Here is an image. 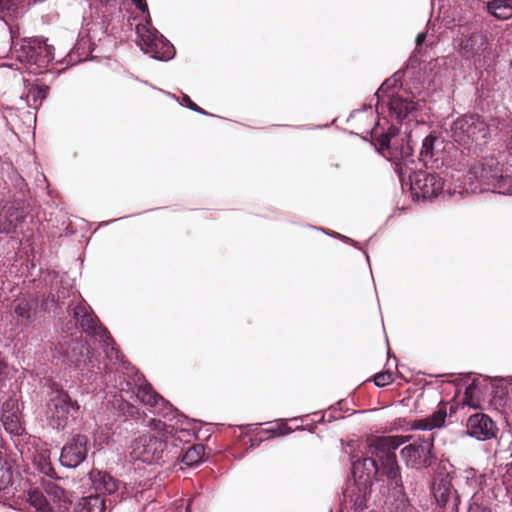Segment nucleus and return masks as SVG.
Returning <instances> with one entry per match:
<instances>
[{
    "instance_id": "f257e3e1",
    "label": "nucleus",
    "mask_w": 512,
    "mask_h": 512,
    "mask_svg": "<svg viewBox=\"0 0 512 512\" xmlns=\"http://www.w3.org/2000/svg\"><path fill=\"white\" fill-rule=\"evenodd\" d=\"M105 370L103 378L106 387L113 388L120 393V395L114 396L112 405L119 416L124 417V421L139 419L140 412L136 406L123 398V394L131 399L135 397L144 405L150 406L154 414L167 421H172L180 415L179 411L158 394L129 362H123V370L117 369L116 372H113L108 366L105 367Z\"/></svg>"
},
{
    "instance_id": "f03ea898",
    "label": "nucleus",
    "mask_w": 512,
    "mask_h": 512,
    "mask_svg": "<svg viewBox=\"0 0 512 512\" xmlns=\"http://www.w3.org/2000/svg\"><path fill=\"white\" fill-rule=\"evenodd\" d=\"M46 406L49 423L57 430H64L80 415V405L77 400H73L69 393L56 383L50 387Z\"/></svg>"
},
{
    "instance_id": "7ed1b4c3",
    "label": "nucleus",
    "mask_w": 512,
    "mask_h": 512,
    "mask_svg": "<svg viewBox=\"0 0 512 512\" xmlns=\"http://www.w3.org/2000/svg\"><path fill=\"white\" fill-rule=\"evenodd\" d=\"M409 438L403 435H387L378 436L371 442L372 454L379 458L383 474L386 475L389 485L395 488L402 485L395 450L409 441Z\"/></svg>"
},
{
    "instance_id": "20e7f679",
    "label": "nucleus",
    "mask_w": 512,
    "mask_h": 512,
    "mask_svg": "<svg viewBox=\"0 0 512 512\" xmlns=\"http://www.w3.org/2000/svg\"><path fill=\"white\" fill-rule=\"evenodd\" d=\"M490 131L478 115H463L451 126V137L468 150L477 152L489 139Z\"/></svg>"
},
{
    "instance_id": "39448f33",
    "label": "nucleus",
    "mask_w": 512,
    "mask_h": 512,
    "mask_svg": "<svg viewBox=\"0 0 512 512\" xmlns=\"http://www.w3.org/2000/svg\"><path fill=\"white\" fill-rule=\"evenodd\" d=\"M10 35L17 59L26 65L35 66L31 69V73H40L38 69L47 67L54 59V48L43 39L27 38L20 43H15L16 33L12 28H10Z\"/></svg>"
},
{
    "instance_id": "423d86ee",
    "label": "nucleus",
    "mask_w": 512,
    "mask_h": 512,
    "mask_svg": "<svg viewBox=\"0 0 512 512\" xmlns=\"http://www.w3.org/2000/svg\"><path fill=\"white\" fill-rule=\"evenodd\" d=\"M73 315L82 331L95 337L103 348L106 357L110 361H118L121 365V370H123V362L125 361L122 359L120 351L115 347V342L107 329L99 324L97 318L82 305L74 307Z\"/></svg>"
},
{
    "instance_id": "0eeeda50",
    "label": "nucleus",
    "mask_w": 512,
    "mask_h": 512,
    "mask_svg": "<svg viewBox=\"0 0 512 512\" xmlns=\"http://www.w3.org/2000/svg\"><path fill=\"white\" fill-rule=\"evenodd\" d=\"M409 163L413 164L414 161L402 158L396 164L403 190L408 186L410 192H443L444 181L439 175L416 171L410 167Z\"/></svg>"
},
{
    "instance_id": "6e6552de",
    "label": "nucleus",
    "mask_w": 512,
    "mask_h": 512,
    "mask_svg": "<svg viewBox=\"0 0 512 512\" xmlns=\"http://www.w3.org/2000/svg\"><path fill=\"white\" fill-rule=\"evenodd\" d=\"M169 453L166 441L150 434L136 438L131 444V457L149 465L164 464L169 459Z\"/></svg>"
},
{
    "instance_id": "1a4fd4ad",
    "label": "nucleus",
    "mask_w": 512,
    "mask_h": 512,
    "mask_svg": "<svg viewBox=\"0 0 512 512\" xmlns=\"http://www.w3.org/2000/svg\"><path fill=\"white\" fill-rule=\"evenodd\" d=\"M138 44L142 51L150 54L151 57L158 60H169L174 56V47L158 31L153 28L149 20L145 23H139L136 26Z\"/></svg>"
},
{
    "instance_id": "9d476101",
    "label": "nucleus",
    "mask_w": 512,
    "mask_h": 512,
    "mask_svg": "<svg viewBox=\"0 0 512 512\" xmlns=\"http://www.w3.org/2000/svg\"><path fill=\"white\" fill-rule=\"evenodd\" d=\"M434 433L424 434L401 450V457L407 467L421 470L433 463Z\"/></svg>"
},
{
    "instance_id": "9b49d317",
    "label": "nucleus",
    "mask_w": 512,
    "mask_h": 512,
    "mask_svg": "<svg viewBox=\"0 0 512 512\" xmlns=\"http://www.w3.org/2000/svg\"><path fill=\"white\" fill-rule=\"evenodd\" d=\"M34 210L32 197L7 200L0 211V234L16 232L27 216Z\"/></svg>"
},
{
    "instance_id": "f8f14e48",
    "label": "nucleus",
    "mask_w": 512,
    "mask_h": 512,
    "mask_svg": "<svg viewBox=\"0 0 512 512\" xmlns=\"http://www.w3.org/2000/svg\"><path fill=\"white\" fill-rule=\"evenodd\" d=\"M55 352L63 362L80 368L92 361L90 346L82 340L63 337V340L55 346Z\"/></svg>"
},
{
    "instance_id": "ddd939ff",
    "label": "nucleus",
    "mask_w": 512,
    "mask_h": 512,
    "mask_svg": "<svg viewBox=\"0 0 512 512\" xmlns=\"http://www.w3.org/2000/svg\"><path fill=\"white\" fill-rule=\"evenodd\" d=\"M452 479L453 477L449 473L436 477L431 485V493L438 506H448L450 509L459 510L460 495L455 489Z\"/></svg>"
},
{
    "instance_id": "4468645a",
    "label": "nucleus",
    "mask_w": 512,
    "mask_h": 512,
    "mask_svg": "<svg viewBox=\"0 0 512 512\" xmlns=\"http://www.w3.org/2000/svg\"><path fill=\"white\" fill-rule=\"evenodd\" d=\"M444 158L443 140L434 133L426 135L422 140L419 161L427 169L439 170L444 166Z\"/></svg>"
},
{
    "instance_id": "2eb2a0df",
    "label": "nucleus",
    "mask_w": 512,
    "mask_h": 512,
    "mask_svg": "<svg viewBox=\"0 0 512 512\" xmlns=\"http://www.w3.org/2000/svg\"><path fill=\"white\" fill-rule=\"evenodd\" d=\"M88 438L85 435H74L62 448L59 461L62 466L73 469L82 464L87 457Z\"/></svg>"
},
{
    "instance_id": "dca6fc26",
    "label": "nucleus",
    "mask_w": 512,
    "mask_h": 512,
    "mask_svg": "<svg viewBox=\"0 0 512 512\" xmlns=\"http://www.w3.org/2000/svg\"><path fill=\"white\" fill-rule=\"evenodd\" d=\"M498 432L496 423L484 413L471 415L466 424V433L478 441H486L494 438Z\"/></svg>"
},
{
    "instance_id": "f3484780",
    "label": "nucleus",
    "mask_w": 512,
    "mask_h": 512,
    "mask_svg": "<svg viewBox=\"0 0 512 512\" xmlns=\"http://www.w3.org/2000/svg\"><path fill=\"white\" fill-rule=\"evenodd\" d=\"M88 477L96 494L118 496L120 482L107 471L94 468L88 473Z\"/></svg>"
},
{
    "instance_id": "a211bd4d",
    "label": "nucleus",
    "mask_w": 512,
    "mask_h": 512,
    "mask_svg": "<svg viewBox=\"0 0 512 512\" xmlns=\"http://www.w3.org/2000/svg\"><path fill=\"white\" fill-rule=\"evenodd\" d=\"M371 487L372 485L359 481L348 484L343 491L345 501L351 504L355 512H363L367 508Z\"/></svg>"
},
{
    "instance_id": "6ab92c4d",
    "label": "nucleus",
    "mask_w": 512,
    "mask_h": 512,
    "mask_svg": "<svg viewBox=\"0 0 512 512\" xmlns=\"http://www.w3.org/2000/svg\"><path fill=\"white\" fill-rule=\"evenodd\" d=\"M379 471L377 462L372 457H365L361 460L353 461L352 476L353 482L363 481L368 485H373V480Z\"/></svg>"
},
{
    "instance_id": "aec40b11",
    "label": "nucleus",
    "mask_w": 512,
    "mask_h": 512,
    "mask_svg": "<svg viewBox=\"0 0 512 512\" xmlns=\"http://www.w3.org/2000/svg\"><path fill=\"white\" fill-rule=\"evenodd\" d=\"M389 111L391 116H394L397 120L403 121L405 118H409L414 111L418 110L421 106L420 102H413L407 97L401 95H389Z\"/></svg>"
},
{
    "instance_id": "412c9836",
    "label": "nucleus",
    "mask_w": 512,
    "mask_h": 512,
    "mask_svg": "<svg viewBox=\"0 0 512 512\" xmlns=\"http://www.w3.org/2000/svg\"><path fill=\"white\" fill-rule=\"evenodd\" d=\"M487 38L480 32L472 33L465 38L460 45L461 53L464 57H479L486 50Z\"/></svg>"
},
{
    "instance_id": "4be33fe9",
    "label": "nucleus",
    "mask_w": 512,
    "mask_h": 512,
    "mask_svg": "<svg viewBox=\"0 0 512 512\" xmlns=\"http://www.w3.org/2000/svg\"><path fill=\"white\" fill-rule=\"evenodd\" d=\"M38 308V301L34 298L18 299L14 306V315L18 322L27 326L35 317Z\"/></svg>"
},
{
    "instance_id": "5701e85b",
    "label": "nucleus",
    "mask_w": 512,
    "mask_h": 512,
    "mask_svg": "<svg viewBox=\"0 0 512 512\" xmlns=\"http://www.w3.org/2000/svg\"><path fill=\"white\" fill-rule=\"evenodd\" d=\"M470 174L476 179L483 181H489L490 179L497 178L501 174L499 162L491 157L484 159L483 162L477 166H474L470 170Z\"/></svg>"
},
{
    "instance_id": "b1692460",
    "label": "nucleus",
    "mask_w": 512,
    "mask_h": 512,
    "mask_svg": "<svg viewBox=\"0 0 512 512\" xmlns=\"http://www.w3.org/2000/svg\"><path fill=\"white\" fill-rule=\"evenodd\" d=\"M108 505L106 500L98 494L81 497L74 506L75 512H105Z\"/></svg>"
},
{
    "instance_id": "393cba45",
    "label": "nucleus",
    "mask_w": 512,
    "mask_h": 512,
    "mask_svg": "<svg viewBox=\"0 0 512 512\" xmlns=\"http://www.w3.org/2000/svg\"><path fill=\"white\" fill-rule=\"evenodd\" d=\"M441 194H401V198L403 197V201L401 199L397 200L396 205L397 208L401 211H405L410 208V204L415 205H427L433 204L437 201L438 197ZM445 196L446 194H442ZM448 196H452L453 194H447Z\"/></svg>"
},
{
    "instance_id": "a878e982",
    "label": "nucleus",
    "mask_w": 512,
    "mask_h": 512,
    "mask_svg": "<svg viewBox=\"0 0 512 512\" xmlns=\"http://www.w3.org/2000/svg\"><path fill=\"white\" fill-rule=\"evenodd\" d=\"M487 10L500 20L509 19L512 17V0H489Z\"/></svg>"
},
{
    "instance_id": "bb28decb",
    "label": "nucleus",
    "mask_w": 512,
    "mask_h": 512,
    "mask_svg": "<svg viewBox=\"0 0 512 512\" xmlns=\"http://www.w3.org/2000/svg\"><path fill=\"white\" fill-rule=\"evenodd\" d=\"M26 501L35 512H49L51 510L49 501L39 489H30L27 491Z\"/></svg>"
},
{
    "instance_id": "cd10ccee",
    "label": "nucleus",
    "mask_w": 512,
    "mask_h": 512,
    "mask_svg": "<svg viewBox=\"0 0 512 512\" xmlns=\"http://www.w3.org/2000/svg\"><path fill=\"white\" fill-rule=\"evenodd\" d=\"M47 86H38V85H31L28 88L25 102L26 104L34 109H38L41 105L42 101L47 96Z\"/></svg>"
},
{
    "instance_id": "c85d7f7f",
    "label": "nucleus",
    "mask_w": 512,
    "mask_h": 512,
    "mask_svg": "<svg viewBox=\"0 0 512 512\" xmlns=\"http://www.w3.org/2000/svg\"><path fill=\"white\" fill-rule=\"evenodd\" d=\"M204 450L202 444L189 446L182 455V462L188 467L198 466L203 460Z\"/></svg>"
},
{
    "instance_id": "c756f323",
    "label": "nucleus",
    "mask_w": 512,
    "mask_h": 512,
    "mask_svg": "<svg viewBox=\"0 0 512 512\" xmlns=\"http://www.w3.org/2000/svg\"><path fill=\"white\" fill-rule=\"evenodd\" d=\"M399 128L391 126L379 139V145L382 149H389L393 145V139L399 134Z\"/></svg>"
},
{
    "instance_id": "7c9ffc66",
    "label": "nucleus",
    "mask_w": 512,
    "mask_h": 512,
    "mask_svg": "<svg viewBox=\"0 0 512 512\" xmlns=\"http://www.w3.org/2000/svg\"><path fill=\"white\" fill-rule=\"evenodd\" d=\"M19 408L17 400L9 398L2 405L1 419H9L18 416Z\"/></svg>"
},
{
    "instance_id": "2f4dec72",
    "label": "nucleus",
    "mask_w": 512,
    "mask_h": 512,
    "mask_svg": "<svg viewBox=\"0 0 512 512\" xmlns=\"http://www.w3.org/2000/svg\"><path fill=\"white\" fill-rule=\"evenodd\" d=\"M447 417V412L445 407H439L436 411H434L430 416H428V420L432 423V427L434 429L441 428L444 426Z\"/></svg>"
},
{
    "instance_id": "473e14b6",
    "label": "nucleus",
    "mask_w": 512,
    "mask_h": 512,
    "mask_svg": "<svg viewBox=\"0 0 512 512\" xmlns=\"http://www.w3.org/2000/svg\"><path fill=\"white\" fill-rule=\"evenodd\" d=\"M25 0H0V12L16 13L23 8Z\"/></svg>"
},
{
    "instance_id": "72a5a7b5",
    "label": "nucleus",
    "mask_w": 512,
    "mask_h": 512,
    "mask_svg": "<svg viewBox=\"0 0 512 512\" xmlns=\"http://www.w3.org/2000/svg\"><path fill=\"white\" fill-rule=\"evenodd\" d=\"M393 374L390 371L381 372L375 375L374 383L377 387H384L393 382Z\"/></svg>"
},
{
    "instance_id": "f704fd0d",
    "label": "nucleus",
    "mask_w": 512,
    "mask_h": 512,
    "mask_svg": "<svg viewBox=\"0 0 512 512\" xmlns=\"http://www.w3.org/2000/svg\"><path fill=\"white\" fill-rule=\"evenodd\" d=\"M5 429L9 431L10 433H19L20 430V423H19V417L15 416L13 418L9 419H1Z\"/></svg>"
},
{
    "instance_id": "c9c22d12",
    "label": "nucleus",
    "mask_w": 512,
    "mask_h": 512,
    "mask_svg": "<svg viewBox=\"0 0 512 512\" xmlns=\"http://www.w3.org/2000/svg\"><path fill=\"white\" fill-rule=\"evenodd\" d=\"M412 429L421 430V431H429V433H432L431 431L434 430V427H432V423H430V421L426 417V418L415 420L412 423Z\"/></svg>"
},
{
    "instance_id": "e433bc0d",
    "label": "nucleus",
    "mask_w": 512,
    "mask_h": 512,
    "mask_svg": "<svg viewBox=\"0 0 512 512\" xmlns=\"http://www.w3.org/2000/svg\"><path fill=\"white\" fill-rule=\"evenodd\" d=\"M397 84V80L395 78H390L386 80L378 89L376 92V97L378 98V102L381 100V98L387 94L388 90L392 87H394Z\"/></svg>"
},
{
    "instance_id": "4c0bfd02",
    "label": "nucleus",
    "mask_w": 512,
    "mask_h": 512,
    "mask_svg": "<svg viewBox=\"0 0 512 512\" xmlns=\"http://www.w3.org/2000/svg\"><path fill=\"white\" fill-rule=\"evenodd\" d=\"M8 382V372L7 366L0 361V393L3 392V389L7 386Z\"/></svg>"
},
{
    "instance_id": "58836bf2",
    "label": "nucleus",
    "mask_w": 512,
    "mask_h": 512,
    "mask_svg": "<svg viewBox=\"0 0 512 512\" xmlns=\"http://www.w3.org/2000/svg\"><path fill=\"white\" fill-rule=\"evenodd\" d=\"M424 128H425L424 123H419L418 121L415 123L414 129L409 131L407 133V136H406L407 137L408 146H410V144L413 142L414 134L419 135L420 131L423 130Z\"/></svg>"
},
{
    "instance_id": "ea45409f",
    "label": "nucleus",
    "mask_w": 512,
    "mask_h": 512,
    "mask_svg": "<svg viewBox=\"0 0 512 512\" xmlns=\"http://www.w3.org/2000/svg\"><path fill=\"white\" fill-rule=\"evenodd\" d=\"M467 512H492L488 506L473 502L468 506Z\"/></svg>"
},
{
    "instance_id": "a19ab883",
    "label": "nucleus",
    "mask_w": 512,
    "mask_h": 512,
    "mask_svg": "<svg viewBox=\"0 0 512 512\" xmlns=\"http://www.w3.org/2000/svg\"><path fill=\"white\" fill-rule=\"evenodd\" d=\"M291 428L287 426V424L282 423L275 430H270L275 436H283L287 435L291 432Z\"/></svg>"
},
{
    "instance_id": "79ce46f5",
    "label": "nucleus",
    "mask_w": 512,
    "mask_h": 512,
    "mask_svg": "<svg viewBox=\"0 0 512 512\" xmlns=\"http://www.w3.org/2000/svg\"><path fill=\"white\" fill-rule=\"evenodd\" d=\"M183 101H184L186 107H188L189 109L196 111L198 113H201V114H206V112L203 109L199 108L194 102H192L191 99L187 95H185L183 97Z\"/></svg>"
},
{
    "instance_id": "37998d69",
    "label": "nucleus",
    "mask_w": 512,
    "mask_h": 512,
    "mask_svg": "<svg viewBox=\"0 0 512 512\" xmlns=\"http://www.w3.org/2000/svg\"><path fill=\"white\" fill-rule=\"evenodd\" d=\"M149 425L153 426L154 429L162 430L166 426V422H162L161 420L157 419H150Z\"/></svg>"
},
{
    "instance_id": "c03bdc74",
    "label": "nucleus",
    "mask_w": 512,
    "mask_h": 512,
    "mask_svg": "<svg viewBox=\"0 0 512 512\" xmlns=\"http://www.w3.org/2000/svg\"><path fill=\"white\" fill-rule=\"evenodd\" d=\"M425 38H426V34L425 33H419L418 34V36L416 38V48H415L414 54L419 52V47L424 42Z\"/></svg>"
},
{
    "instance_id": "a18cd8bd",
    "label": "nucleus",
    "mask_w": 512,
    "mask_h": 512,
    "mask_svg": "<svg viewBox=\"0 0 512 512\" xmlns=\"http://www.w3.org/2000/svg\"><path fill=\"white\" fill-rule=\"evenodd\" d=\"M136 7L141 10L143 13L148 10V6L145 2V0H133Z\"/></svg>"
},
{
    "instance_id": "49530a36",
    "label": "nucleus",
    "mask_w": 512,
    "mask_h": 512,
    "mask_svg": "<svg viewBox=\"0 0 512 512\" xmlns=\"http://www.w3.org/2000/svg\"><path fill=\"white\" fill-rule=\"evenodd\" d=\"M339 239L341 241H343V242H346V243H349V244L353 245L354 247L359 248L358 243L356 241H354L353 239H351V238H349V237H347L345 235L340 234L339 235Z\"/></svg>"
},
{
    "instance_id": "de8ad7c7",
    "label": "nucleus",
    "mask_w": 512,
    "mask_h": 512,
    "mask_svg": "<svg viewBox=\"0 0 512 512\" xmlns=\"http://www.w3.org/2000/svg\"><path fill=\"white\" fill-rule=\"evenodd\" d=\"M106 7H114L117 3V0H99Z\"/></svg>"
},
{
    "instance_id": "09e8293b",
    "label": "nucleus",
    "mask_w": 512,
    "mask_h": 512,
    "mask_svg": "<svg viewBox=\"0 0 512 512\" xmlns=\"http://www.w3.org/2000/svg\"><path fill=\"white\" fill-rule=\"evenodd\" d=\"M475 388L474 383L469 385L465 390V398L467 399L469 395L472 393V390Z\"/></svg>"
},
{
    "instance_id": "8fccbe9b",
    "label": "nucleus",
    "mask_w": 512,
    "mask_h": 512,
    "mask_svg": "<svg viewBox=\"0 0 512 512\" xmlns=\"http://www.w3.org/2000/svg\"><path fill=\"white\" fill-rule=\"evenodd\" d=\"M311 228L316 229V230H319V231H321V232H323V233H325V234H327V235L331 234V232H330V231H328V230H326V229H324V228H318V227H315V226H311Z\"/></svg>"
},
{
    "instance_id": "3c124183",
    "label": "nucleus",
    "mask_w": 512,
    "mask_h": 512,
    "mask_svg": "<svg viewBox=\"0 0 512 512\" xmlns=\"http://www.w3.org/2000/svg\"><path fill=\"white\" fill-rule=\"evenodd\" d=\"M311 228L316 229V230H319V231H321V232H323V233H325V234H327V235L331 234V232H330V231H328V230H326V229H324V228H318V227H315V226H311Z\"/></svg>"
},
{
    "instance_id": "603ef678",
    "label": "nucleus",
    "mask_w": 512,
    "mask_h": 512,
    "mask_svg": "<svg viewBox=\"0 0 512 512\" xmlns=\"http://www.w3.org/2000/svg\"><path fill=\"white\" fill-rule=\"evenodd\" d=\"M339 235H340V234H339V233H337V232H331V234H329V236H331V237H333V238H337V239H339Z\"/></svg>"
},
{
    "instance_id": "864d4df0",
    "label": "nucleus",
    "mask_w": 512,
    "mask_h": 512,
    "mask_svg": "<svg viewBox=\"0 0 512 512\" xmlns=\"http://www.w3.org/2000/svg\"><path fill=\"white\" fill-rule=\"evenodd\" d=\"M83 42H84V39H82L79 43H77V47H76L77 50L80 49Z\"/></svg>"
},
{
    "instance_id": "5fc2aeb1",
    "label": "nucleus",
    "mask_w": 512,
    "mask_h": 512,
    "mask_svg": "<svg viewBox=\"0 0 512 512\" xmlns=\"http://www.w3.org/2000/svg\"><path fill=\"white\" fill-rule=\"evenodd\" d=\"M108 224H109V222H102L99 224V226L108 225Z\"/></svg>"
},
{
    "instance_id": "6e6d98bb",
    "label": "nucleus",
    "mask_w": 512,
    "mask_h": 512,
    "mask_svg": "<svg viewBox=\"0 0 512 512\" xmlns=\"http://www.w3.org/2000/svg\"><path fill=\"white\" fill-rule=\"evenodd\" d=\"M364 253H365V255H366L367 261H369V255H368V253H367L366 251H365Z\"/></svg>"
},
{
    "instance_id": "4d7b16f0",
    "label": "nucleus",
    "mask_w": 512,
    "mask_h": 512,
    "mask_svg": "<svg viewBox=\"0 0 512 512\" xmlns=\"http://www.w3.org/2000/svg\"><path fill=\"white\" fill-rule=\"evenodd\" d=\"M450 512H458V510L450 509Z\"/></svg>"
}]
</instances>
